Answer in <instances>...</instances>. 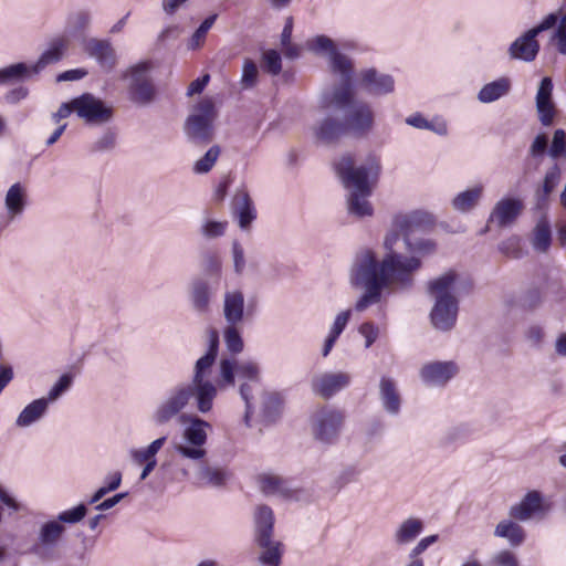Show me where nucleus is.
I'll return each instance as SVG.
<instances>
[{
  "label": "nucleus",
  "mask_w": 566,
  "mask_h": 566,
  "mask_svg": "<svg viewBox=\"0 0 566 566\" xmlns=\"http://www.w3.org/2000/svg\"><path fill=\"white\" fill-rule=\"evenodd\" d=\"M74 112L86 123L104 124L112 119L113 109L105 103L90 93L73 98Z\"/></svg>",
  "instance_id": "obj_11"
},
{
  "label": "nucleus",
  "mask_w": 566,
  "mask_h": 566,
  "mask_svg": "<svg viewBox=\"0 0 566 566\" xmlns=\"http://www.w3.org/2000/svg\"><path fill=\"white\" fill-rule=\"evenodd\" d=\"M494 535L496 537L506 538L513 547L522 545L525 539L523 527L512 520L501 521L494 530Z\"/></svg>",
  "instance_id": "obj_37"
},
{
  "label": "nucleus",
  "mask_w": 566,
  "mask_h": 566,
  "mask_svg": "<svg viewBox=\"0 0 566 566\" xmlns=\"http://www.w3.org/2000/svg\"><path fill=\"white\" fill-rule=\"evenodd\" d=\"M405 249L410 253L409 256H416L421 261V256L430 255L436 251V242L430 239L411 240V237L402 238Z\"/></svg>",
  "instance_id": "obj_39"
},
{
  "label": "nucleus",
  "mask_w": 566,
  "mask_h": 566,
  "mask_svg": "<svg viewBox=\"0 0 566 566\" xmlns=\"http://www.w3.org/2000/svg\"><path fill=\"white\" fill-rule=\"evenodd\" d=\"M315 139L319 143L329 145L337 142L347 134L343 118L338 119L333 115H326L312 126Z\"/></svg>",
  "instance_id": "obj_21"
},
{
  "label": "nucleus",
  "mask_w": 566,
  "mask_h": 566,
  "mask_svg": "<svg viewBox=\"0 0 566 566\" xmlns=\"http://www.w3.org/2000/svg\"><path fill=\"white\" fill-rule=\"evenodd\" d=\"M235 376L244 381L260 384L259 365L251 360L235 363L229 358H222L219 363V380L216 384L217 389L234 386Z\"/></svg>",
  "instance_id": "obj_10"
},
{
  "label": "nucleus",
  "mask_w": 566,
  "mask_h": 566,
  "mask_svg": "<svg viewBox=\"0 0 566 566\" xmlns=\"http://www.w3.org/2000/svg\"><path fill=\"white\" fill-rule=\"evenodd\" d=\"M117 134L108 128L91 146V153L111 151L116 146Z\"/></svg>",
  "instance_id": "obj_46"
},
{
  "label": "nucleus",
  "mask_w": 566,
  "mask_h": 566,
  "mask_svg": "<svg viewBox=\"0 0 566 566\" xmlns=\"http://www.w3.org/2000/svg\"><path fill=\"white\" fill-rule=\"evenodd\" d=\"M258 384H252L250 381H244L240 385L239 392L242 398V400L245 402V413H244V420L245 423L249 424V418L252 412V399H253V387Z\"/></svg>",
  "instance_id": "obj_55"
},
{
  "label": "nucleus",
  "mask_w": 566,
  "mask_h": 566,
  "mask_svg": "<svg viewBox=\"0 0 566 566\" xmlns=\"http://www.w3.org/2000/svg\"><path fill=\"white\" fill-rule=\"evenodd\" d=\"M228 479L229 472L226 469L205 463L199 465L196 472V480L202 485L220 488L226 484Z\"/></svg>",
  "instance_id": "obj_33"
},
{
  "label": "nucleus",
  "mask_w": 566,
  "mask_h": 566,
  "mask_svg": "<svg viewBox=\"0 0 566 566\" xmlns=\"http://www.w3.org/2000/svg\"><path fill=\"white\" fill-rule=\"evenodd\" d=\"M213 293L214 291L207 279H193L189 286V300L192 308L199 314L208 313Z\"/></svg>",
  "instance_id": "obj_24"
},
{
  "label": "nucleus",
  "mask_w": 566,
  "mask_h": 566,
  "mask_svg": "<svg viewBox=\"0 0 566 566\" xmlns=\"http://www.w3.org/2000/svg\"><path fill=\"white\" fill-rule=\"evenodd\" d=\"M535 105L539 123L545 127L551 126L556 116V106L553 102V81L551 77L545 76L541 80Z\"/></svg>",
  "instance_id": "obj_15"
},
{
  "label": "nucleus",
  "mask_w": 566,
  "mask_h": 566,
  "mask_svg": "<svg viewBox=\"0 0 566 566\" xmlns=\"http://www.w3.org/2000/svg\"><path fill=\"white\" fill-rule=\"evenodd\" d=\"M92 22L91 12L87 10H77L69 14L66 19V28L70 33L75 34L80 32H84L88 29Z\"/></svg>",
  "instance_id": "obj_43"
},
{
  "label": "nucleus",
  "mask_w": 566,
  "mask_h": 566,
  "mask_svg": "<svg viewBox=\"0 0 566 566\" xmlns=\"http://www.w3.org/2000/svg\"><path fill=\"white\" fill-rule=\"evenodd\" d=\"M87 75V71L84 69H74L62 72L57 75V82H66V81H78Z\"/></svg>",
  "instance_id": "obj_62"
},
{
  "label": "nucleus",
  "mask_w": 566,
  "mask_h": 566,
  "mask_svg": "<svg viewBox=\"0 0 566 566\" xmlns=\"http://www.w3.org/2000/svg\"><path fill=\"white\" fill-rule=\"evenodd\" d=\"M562 178V170L558 164L551 166L544 176L542 188L537 190L536 196L538 200H545L559 184Z\"/></svg>",
  "instance_id": "obj_41"
},
{
  "label": "nucleus",
  "mask_w": 566,
  "mask_h": 566,
  "mask_svg": "<svg viewBox=\"0 0 566 566\" xmlns=\"http://www.w3.org/2000/svg\"><path fill=\"white\" fill-rule=\"evenodd\" d=\"M360 86L373 96H381L394 92L395 81L389 74L380 73L376 69H367L360 73Z\"/></svg>",
  "instance_id": "obj_20"
},
{
  "label": "nucleus",
  "mask_w": 566,
  "mask_h": 566,
  "mask_svg": "<svg viewBox=\"0 0 566 566\" xmlns=\"http://www.w3.org/2000/svg\"><path fill=\"white\" fill-rule=\"evenodd\" d=\"M49 407L48 399L39 398L29 403L18 416L15 424L24 428L39 421L46 412Z\"/></svg>",
  "instance_id": "obj_34"
},
{
  "label": "nucleus",
  "mask_w": 566,
  "mask_h": 566,
  "mask_svg": "<svg viewBox=\"0 0 566 566\" xmlns=\"http://www.w3.org/2000/svg\"><path fill=\"white\" fill-rule=\"evenodd\" d=\"M352 377L344 371H328L315 376L312 379L311 387L314 394L323 399H329L340 390L347 388Z\"/></svg>",
  "instance_id": "obj_14"
},
{
  "label": "nucleus",
  "mask_w": 566,
  "mask_h": 566,
  "mask_svg": "<svg viewBox=\"0 0 566 566\" xmlns=\"http://www.w3.org/2000/svg\"><path fill=\"white\" fill-rule=\"evenodd\" d=\"M232 212L242 230L249 229L256 218L253 202L245 190H239L233 197Z\"/></svg>",
  "instance_id": "obj_25"
},
{
  "label": "nucleus",
  "mask_w": 566,
  "mask_h": 566,
  "mask_svg": "<svg viewBox=\"0 0 566 566\" xmlns=\"http://www.w3.org/2000/svg\"><path fill=\"white\" fill-rule=\"evenodd\" d=\"M424 530V522L419 517L410 516L403 520L395 530L392 539L397 546L412 543Z\"/></svg>",
  "instance_id": "obj_27"
},
{
  "label": "nucleus",
  "mask_w": 566,
  "mask_h": 566,
  "mask_svg": "<svg viewBox=\"0 0 566 566\" xmlns=\"http://www.w3.org/2000/svg\"><path fill=\"white\" fill-rule=\"evenodd\" d=\"M65 527L56 520L48 521L39 530L38 545L33 547V552L39 553V549H51L55 547L63 536Z\"/></svg>",
  "instance_id": "obj_29"
},
{
  "label": "nucleus",
  "mask_w": 566,
  "mask_h": 566,
  "mask_svg": "<svg viewBox=\"0 0 566 566\" xmlns=\"http://www.w3.org/2000/svg\"><path fill=\"white\" fill-rule=\"evenodd\" d=\"M352 80L340 81L331 92L324 93L321 104L324 108L342 114L347 134L363 137L373 129L375 116L367 102L355 98Z\"/></svg>",
  "instance_id": "obj_4"
},
{
  "label": "nucleus",
  "mask_w": 566,
  "mask_h": 566,
  "mask_svg": "<svg viewBox=\"0 0 566 566\" xmlns=\"http://www.w3.org/2000/svg\"><path fill=\"white\" fill-rule=\"evenodd\" d=\"M232 256L234 271L238 274H241L245 269V258L244 250L238 241H233L232 243Z\"/></svg>",
  "instance_id": "obj_58"
},
{
  "label": "nucleus",
  "mask_w": 566,
  "mask_h": 566,
  "mask_svg": "<svg viewBox=\"0 0 566 566\" xmlns=\"http://www.w3.org/2000/svg\"><path fill=\"white\" fill-rule=\"evenodd\" d=\"M263 67L264 70L272 74L277 75L282 70V59L277 51L268 50L263 53Z\"/></svg>",
  "instance_id": "obj_52"
},
{
  "label": "nucleus",
  "mask_w": 566,
  "mask_h": 566,
  "mask_svg": "<svg viewBox=\"0 0 566 566\" xmlns=\"http://www.w3.org/2000/svg\"><path fill=\"white\" fill-rule=\"evenodd\" d=\"M217 111L210 98L201 99L187 117L184 126L185 135L191 144L206 146L213 140Z\"/></svg>",
  "instance_id": "obj_7"
},
{
  "label": "nucleus",
  "mask_w": 566,
  "mask_h": 566,
  "mask_svg": "<svg viewBox=\"0 0 566 566\" xmlns=\"http://www.w3.org/2000/svg\"><path fill=\"white\" fill-rule=\"evenodd\" d=\"M310 49L315 53H327L329 55L331 69L334 73L340 75V81L353 78L350 60L337 51L332 39L326 35H317L311 41Z\"/></svg>",
  "instance_id": "obj_12"
},
{
  "label": "nucleus",
  "mask_w": 566,
  "mask_h": 566,
  "mask_svg": "<svg viewBox=\"0 0 566 566\" xmlns=\"http://www.w3.org/2000/svg\"><path fill=\"white\" fill-rule=\"evenodd\" d=\"M439 536L437 534L429 535L427 537L421 538L417 545L411 549L409 557L411 562L407 566H423L422 559L418 558L423 552L427 551L429 546L437 543Z\"/></svg>",
  "instance_id": "obj_47"
},
{
  "label": "nucleus",
  "mask_w": 566,
  "mask_h": 566,
  "mask_svg": "<svg viewBox=\"0 0 566 566\" xmlns=\"http://www.w3.org/2000/svg\"><path fill=\"white\" fill-rule=\"evenodd\" d=\"M32 73L31 66L25 63H15L0 70V84L22 81Z\"/></svg>",
  "instance_id": "obj_42"
},
{
  "label": "nucleus",
  "mask_w": 566,
  "mask_h": 566,
  "mask_svg": "<svg viewBox=\"0 0 566 566\" xmlns=\"http://www.w3.org/2000/svg\"><path fill=\"white\" fill-rule=\"evenodd\" d=\"M258 481L260 490L265 495H281L284 497L292 495V489L289 481L277 474L263 473L259 475Z\"/></svg>",
  "instance_id": "obj_31"
},
{
  "label": "nucleus",
  "mask_w": 566,
  "mask_h": 566,
  "mask_svg": "<svg viewBox=\"0 0 566 566\" xmlns=\"http://www.w3.org/2000/svg\"><path fill=\"white\" fill-rule=\"evenodd\" d=\"M536 35L527 30L521 36L515 39L509 46L507 53L512 60H518L526 63L533 62L538 52L539 43Z\"/></svg>",
  "instance_id": "obj_22"
},
{
  "label": "nucleus",
  "mask_w": 566,
  "mask_h": 566,
  "mask_svg": "<svg viewBox=\"0 0 566 566\" xmlns=\"http://www.w3.org/2000/svg\"><path fill=\"white\" fill-rule=\"evenodd\" d=\"M511 90V81L507 77H500L485 84L478 94L481 103H492L505 96Z\"/></svg>",
  "instance_id": "obj_36"
},
{
  "label": "nucleus",
  "mask_w": 566,
  "mask_h": 566,
  "mask_svg": "<svg viewBox=\"0 0 566 566\" xmlns=\"http://www.w3.org/2000/svg\"><path fill=\"white\" fill-rule=\"evenodd\" d=\"M335 171L343 186L349 191L347 198L348 212L357 218L369 217L374 209L368 198L380 172L379 160L368 156L364 164L356 167L354 157L346 154L335 163Z\"/></svg>",
  "instance_id": "obj_3"
},
{
  "label": "nucleus",
  "mask_w": 566,
  "mask_h": 566,
  "mask_svg": "<svg viewBox=\"0 0 566 566\" xmlns=\"http://www.w3.org/2000/svg\"><path fill=\"white\" fill-rule=\"evenodd\" d=\"M73 381V377L70 374H64L60 377V379L53 385L50 389L48 397V403L57 400L64 392H66Z\"/></svg>",
  "instance_id": "obj_51"
},
{
  "label": "nucleus",
  "mask_w": 566,
  "mask_h": 566,
  "mask_svg": "<svg viewBox=\"0 0 566 566\" xmlns=\"http://www.w3.org/2000/svg\"><path fill=\"white\" fill-rule=\"evenodd\" d=\"M86 513V505L81 503L70 510L59 513L56 521L61 524H75L82 521L85 517Z\"/></svg>",
  "instance_id": "obj_48"
},
{
  "label": "nucleus",
  "mask_w": 566,
  "mask_h": 566,
  "mask_svg": "<svg viewBox=\"0 0 566 566\" xmlns=\"http://www.w3.org/2000/svg\"><path fill=\"white\" fill-rule=\"evenodd\" d=\"M421 264L416 256L386 254L378 260L376 253L369 249L357 252L350 268L349 282L365 292L356 302L355 310L363 312L380 302L382 290L391 285L410 289L413 284V273Z\"/></svg>",
  "instance_id": "obj_1"
},
{
  "label": "nucleus",
  "mask_w": 566,
  "mask_h": 566,
  "mask_svg": "<svg viewBox=\"0 0 566 566\" xmlns=\"http://www.w3.org/2000/svg\"><path fill=\"white\" fill-rule=\"evenodd\" d=\"M523 208L521 199L503 198L495 203L488 222L496 221L501 228L510 226L517 219Z\"/></svg>",
  "instance_id": "obj_23"
},
{
  "label": "nucleus",
  "mask_w": 566,
  "mask_h": 566,
  "mask_svg": "<svg viewBox=\"0 0 566 566\" xmlns=\"http://www.w3.org/2000/svg\"><path fill=\"white\" fill-rule=\"evenodd\" d=\"M555 39L558 52L566 55V14L560 18L555 32Z\"/></svg>",
  "instance_id": "obj_59"
},
{
  "label": "nucleus",
  "mask_w": 566,
  "mask_h": 566,
  "mask_svg": "<svg viewBox=\"0 0 566 566\" xmlns=\"http://www.w3.org/2000/svg\"><path fill=\"white\" fill-rule=\"evenodd\" d=\"M223 316L228 325H238L244 317V296L239 290L224 294Z\"/></svg>",
  "instance_id": "obj_28"
},
{
  "label": "nucleus",
  "mask_w": 566,
  "mask_h": 566,
  "mask_svg": "<svg viewBox=\"0 0 566 566\" xmlns=\"http://www.w3.org/2000/svg\"><path fill=\"white\" fill-rule=\"evenodd\" d=\"M218 352L219 333L216 329H209L208 349L197 359L191 380L171 387L157 405L153 413V421L157 426L166 424L178 417L192 399L200 413L206 415L212 410L213 401L217 398V386L209 377Z\"/></svg>",
  "instance_id": "obj_2"
},
{
  "label": "nucleus",
  "mask_w": 566,
  "mask_h": 566,
  "mask_svg": "<svg viewBox=\"0 0 566 566\" xmlns=\"http://www.w3.org/2000/svg\"><path fill=\"white\" fill-rule=\"evenodd\" d=\"M237 326L228 325L223 332L227 349L232 354H239L243 350V339Z\"/></svg>",
  "instance_id": "obj_45"
},
{
  "label": "nucleus",
  "mask_w": 566,
  "mask_h": 566,
  "mask_svg": "<svg viewBox=\"0 0 566 566\" xmlns=\"http://www.w3.org/2000/svg\"><path fill=\"white\" fill-rule=\"evenodd\" d=\"M458 374V366L453 361H431L424 364L420 371V379L427 386H444Z\"/></svg>",
  "instance_id": "obj_16"
},
{
  "label": "nucleus",
  "mask_w": 566,
  "mask_h": 566,
  "mask_svg": "<svg viewBox=\"0 0 566 566\" xmlns=\"http://www.w3.org/2000/svg\"><path fill=\"white\" fill-rule=\"evenodd\" d=\"M401 232L392 226V230L387 233L384 240V247L387 251L386 254H401L395 249V245L399 242Z\"/></svg>",
  "instance_id": "obj_60"
},
{
  "label": "nucleus",
  "mask_w": 566,
  "mask_h": 566,
  "mask_svg": "<svg viewBox=\"0 0 566 566\" xmlns=\"http://www.w3.org/2000/svg\"><path fill=\"white\" fill-rule=\"evenodd\" d=\"M500 251L513 259L521 258L522 251L520 248V239L517 237H511L507 240L503 241L500 244Z\"/></svg>",
  "instance_id": "obj_57"
},
{
  "label": "nucleus",
  "mask_w": 566,
  "mask_h": 566,
  "mask_svg": "<svg viewBox=\"0 0 566 566\" xmlns=\"http://www.w3.org/2000/svg\"><path fill=\"white\" fill-rule=\"evenodd\" d=\"M259 71L256 63L250 59H245L242 66L241 84L244 88H251L255 85Z\"/></svg>",
  "instance_id": "obj_50"
},
{
  "label": "nucleus",
  "mask_w": 566,
  "mask_h": 566,
  "mask_svg": "<svg viewBox=\"0 0 566 566\" xmlns=\"http://www.w3.org/2000/svg\"><path fill=\"white\" fill-rule=\"evenodd\" d=\"M67 40L56 39L51 43V46L44 51L39 60L31 66L32 73L38 74L48 65L57 63L62 57L64 50L67 48Z\"/></svg>",
  "instance_id": "obj_32"
},
{
  "label": "nucleus",
  "mask_w": 566,
  "mask_h": 566,
  "mask_svg": "<svg viewBox=\"0 0 566 566\" xmlns=\"http://www.w3.org/2000/svg\"><path fill=\"white\" fill-rule=\"evenodd\" d=\"M483 192L484 186L482 184H475L464 191H461L452 199V208L461 213L470 212L479 205Z\"/></svg>",
  "instance_id": "obj_30"
},
{
  "label": "nucleus",
  "mask_w": 566,
  "mask_h": 566,
  "mask_svg": "<svg viewBox=\"0 0 566 566\" xmlns=\"http://www.w3.org/2000/svg\"><path fill=\"white\" fill-rule=\"evenodd\" d=\"M84 52L95 59L98 65L106 72H111L116 63V52L108 40H99L96 38H90L83 43Z\"/></svg>",
  "instance_id": "obj_17"
},
{
  "label": "nucleus",
  "mask_w": 566,
  "mask_h": 566,
  "mask_svg": "<svg viewBox=\"0 0 566 566\" xmlns=\"http://www.w3.org/2000/svg\"><path fill=\"white\" fill-rule=\"evenodd\" d=\"M274 513L270 506L260 504L255 507L253 514V534L254 542L258 546L269 544V538H272L274 532Z\"/></svg>",
  "instance_id": "obj_19"
},
{
  "label": "nucleus",
  "mask_w": 566,
  "mask_h": 566,
  "mask_svg": "<svg viewBox=\"0 0 566 566\" xmlns=\"http://www.w3.org/2000/svg\"><path fill=\"white\" fill-rule=\"evenodd\" d=\"M345 422V413L333 407H322L316 410L311 420L313 438L324 444L337 443Z\"/></svg>",
  "instance_id": "obj_9"
},
{
  "label": "nucleus",
  "mask_w": 566,
  "mask_h": 566,
  "mask_svg": "<svg viewBox=\"0 0 566 566\" xmlns=\"http://www.w3.org/2000/svg\"><path fill=\"white\" fill-rule=\"evenodd\" d=\"M547 506L538 491H530L520 503L510 507L509 515L516 521L525 522L531 518L543 520L547 514Z\"/></svg>",
  "instance_id": "obj_13"
},
{
  "label": "nucleus",
  "mask_w": 566,
  "mask_h": 566,
  "mask_svg": "<svg viewBox=\"0 0 566 566\" xmlns=\"http://www.w3.org/2000/svg\"><path fill=\"white\" fill-rule=\"evenodd\" d=\"M153 69L151 61H140L128 66L122 75L126 82L127 97L137 106H148L157 98V87L150 75Z\"/></svg>",
  "instance_id": "obj_6"
},
{
  "label": "nucleus",
  "mask_w": 566,
  "mask_h": 566,
  "mask_svg": "<svg viewBox=\"0 0 566 566\" xmlns=\"http://www.w3.org/2000/svg\"><path fill=\"white\" fill-rule=\"evenodd\" d=\"M552 244V230L549 222L542 218L533 230L532 245L537 252L545 253Z\"/></svg>",
  "instance_id": "obj_38"
},
{
  "label": "nucleus",
  "mask_w": 566,
  "mask_h": 566,
  "mask_svg": "<svg viewBox=\"0 0 566 566\" xmlns=\"http://www.w3.org/2000/svg\"><path fill=\"white\" fill-rule=\"evenodd\" d=\"M220 153H221L220 146H218V145L211 146L206 151V154L195 163L193 171L199 175L209 172L213 168L217 159L220 156Z\"/></svg>",
  "instance_id": "obj_44"
},
{
  "label": "nucleus",
  "mask_w": 566,
  "mask_h": 566,
  "mask_svg": "<svg viewBox=\"0 0 566 566\" xmlns=\"http://www.w3.org/2000/svg\"><path fill=\"white\" fill-rule=\"evenodd\" d=\"M6 209L10 218L21 214L27 205V193L20 182L13 184L6 193Z\"/></svg>",
  "instance_id": "obj_35"
},
{
  "label": "nucleus",
  "mask_w": 566,
  "mask_h": 566,
  "mask_svg": "<svg viewBox=\"0 0 566 566\" xmlns=\"http://www.w3.org/2000/svg\"><path fill=\"white\" fill-rule=\"evenodd\" d=\"M543 303V295L539 289L533 287L525 292L521 298V305L525 310H535Z\"/></svg>",
  "instance_id": "obj_53"
},
{
  "label": "nucleus",
  "mask_w": 566,
  "mask_h": 566,
  "mask_svg": "<svg viewBox=\"0 0 566 566\" xmlns=\"http://www.w3.org/2000/svg\"><path fill=\"white\" fill-rule=\"evenodd\" d=\"M379 399L387 413L397 416L400 412L401 398L394 379L381 377L379 381Z\"/></svg>",
  "instance_id": "obj_26"
},
{
  "label": "nucleus",
  "mask_w": 566,
  "mask_h": 566,
  "mask_svg": "<svg viewBox=\"0 0 566 566\" xmlns=\"http://www.w3.org/2000/svg\"><path fill=\"white\" fill-rule=\"evenodd\" d=\"M494 563L497 566H517L516 558L513 553L502 551L494 557Z\"/></svg>",
  "instance_id": "obj_64"
},
{
  "label": "nucleus",
  "mask_w": 566,
  "mask_h": 566,
  "mask_svg": "<svg viewBox=\"0 0 566 566\" xmlns=\"http://www.w3.org/2000/svg\"><path fill=\"white\" fill-rule=\"evenodd\" d=\"M217 14H211L208 18H206L201 24L198 27V29L193 32L190 42H189V49H196L200 46L201 42L205 40L208 31L212 28L213 23L216 22Z\"/></svg>",
  "instance_id": "obj_49"
},
{
  "label": "nucleus",
  "mask_w": 566,
  "mask_h": 566,
  "mask_svg": "<svg viewBox=\"0 0 566 566\" xmlns=\"http://www.w3.org/2000/svg\"><path fill=\"white\" fill-rule=\"evenodd\" d=\"M209 74H205L203 76L192 81L188 87L187 95L191 96L195 94H200L209 83Z\"/></svg>",
  "instance_id": "obj_63"
},
{
  "label": "nucleus",
  "mask_w": 566,
  "mask_h": 566,
  "mask_svg": "<svg viewBox=\"0 0 566 566\" xmlns=\"http://www.w3.org/2000/svg\"><path fill=\"white\" fill-rule=\"evenodd\" d=\"M455 271H448L428 283V293L434 300L430 312L433 327L441 332L451 331L459 312V300L455 295Z\"/></svg>",
  "instance_id": "obj_5"
},
{
  "label": "nucleus",
  "mask_w": 566,
  "mask_h": 566,
  "mask_svg": "<svg viewBox=\"0 0 566 566\" xmlns=\"http://www.w3.org/2000/svg\"><path fill=\"white\" fill-rule=\"evenodd\" d=\"M350 316H352V310H346V311L339 312L336 315V317L334 319V323H333L328 334H331L334 337L338 338L339 335L346 328V326H347V324H348V322L350 319Z\"/></svg>",
  "instance_id": "obj_56"
},
{
  "label": "nucleus",
  "mask_w": 566,
  "mask_h": 566,
  "mask_svg": "<svg viewBox=\"0 0 566 566\" xmlns=\"http://www.w3.org/2000/svg\"><path fill=\"white\" fill-rule=\"evenodd\" d=\"M227 226V221L208 220L203 223L201 233L208 239L218 238L224 234Z\"/></svg>",
  "instance_id": "obj_54"
},
{
  "label": "nucleus",
  "mask_w": 566,
  "mask_h": 566,
  "mask_svg": "<svg viewBox=\"0 0 566 566\" xmlns=\"http://www.w3.org/2000/svg\"><path fill=\"white\" fill-rule=\"evenodd\" d=\"M359 333L365 337V347L369 348L378 337V329L373 323H363L359 327Z\"/></svg>",
  "instance_id": "obj_61"
},
{
  "label": "nucleus",
  "mask_w": 566,
  "mask_h": 566,
  "mask_svg": "<svg viewBox=\"0 0 566 566\" xmlns=\"http://www.w3.org/2000/svg\"><path fill=\"white\" fill-rule=\"evenodd\" d=\"M180 419L182 422H188L182 432V438L188 444L177 443L176 452L190 460L205 458L207 451L203 446L208 439L207 429H211V424L198 416L181 415Z\"/></svg>",
  "instance_id": "obj_8"
},
{
  "label": "nucleus",
  "mask_w": 566,
  "mask_h": 566,
  "mask_svg": "<svg viewBox=\"0 0 566 566\" xmlns=\"http://www.w3.org/2000/svg\"><path fill=\"white\" fill-rule=\"evenodd\" d=\"M432 224V216L421 210L397 214L392 220V226L401 232L402 238L411 237L416 231H424Z\"/></svg>",
  "instance_id": "obj_18"
},
{
  "label": "nucleus",
  "mask_w": 566,
  "mask_h": 566,
  "mask_svg": "<svg viewBox=\"0 0 566 566\" xmlns=\"http://www.w3.org/2000/svg\"><path fill=\"white\" fill-rule=\"evenodd\" d=\"M259 547L263 549L259 556V560L263 566L281 565L283 555V544L281 542L269 538L268 545Z\"/></svg>",
  "instance_id": "obj_40"
}]
</instances>
